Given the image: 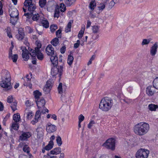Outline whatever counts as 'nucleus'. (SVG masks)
Returning <instances> with one entry per match:
<instances>
[{
	"label": "nucleus",
	"instance_id": "nucleus-1",
	"mask_svg": "<svg viewBox=\"0 0 158 158\" xmlns=\"http://www.w3.org/2000/svg\"><path fill=\"white\" fill-rule=\"evenodd\" d=\"M11 76L10 73L6 70L3 71L1 73V81L0 85L1 87L10 89L12 88L11 85Z\"/></svg>",
	"mask_w": 158,
	"mask_h": 158
},
{
	"label": "nucleus",
	"instance_id": "nucleus-2",
	"mask_svg": "<svg viewBox=\"0 0 158 158\" xmlns=\"http://www.w3.org/2000/svg\"><path fill=\"white\" fill-rule=\"evenodd\" d=\"M148 124L145 122L140 123L134 127L135 133L138 135L142 136L146 134L149 130Z\"/></svg>",
	"mask_w": 158,
	"mask_h": 158
},
{
	"label": "nucleus",
	"instance_id": "nucleus-3",
	"mask_svg": "<svg viewBox=\"0 0 158 158\" xmlns=\"http://www.w3.org/2000/svg\"><path fill=\"white\" fill-rule=\"evenodd\" d=\"M113 105V100L110 98L106 97L101 100L99 108L102 111L107 112L111 109Z\"/></svg>",
	"mask_w": 158,
	"mask_h": 158
},
{
	"label": "nucleus",
	"instance_id": "nucleus-4",
	"mask_svg": "<svg viewBox=\"0 0 158 158\" xmlns=\"http://www.w3.org/2000/svg\"><path fill=\"white\" fill-rule=\"evenodd\" d=\"M24 16H27V18H29L32 16V19L34 21L38 23L40 22L43 19L44 15L42 13H36V12H27L25 13Z\"/></svg>",
	"mask_w": 158,
	"mask_h": 158
},
{
	"label": "nucleus",
	"instance_id": "nucleus-5",
	"mask_svg": "<svg viewBox=\"0 0 158 158\" xmlns=\"http://www.w3.org/2000/svg\"><path fill=\"white\" fill-rule=\"evenodd\" d=\"M54 66V67L52 68L51 74L53 77H55L57 76L60 78L63 72V65L58 66Z\"/></svg>",
	"mask_w": 158,
	"mask_h": 158
},
{
	"label": "nucleus",
	"instance_id": "nucleus-6",
	"mask_svg": "<svg viewBox=\"0 0 158 158\" xmlns=\"http://www.w3.org/2000/svg\"><path fill=\"white\" fill-rule=\"evenodd\" d=\"M10 12V15L11 17L10 19V22L13 24H15L18 20V16L19 15L18 10L15 8H13L9 10V12Z\"/></svg>",
	"mask_w": 158,
	"mask_h": 158
},
{
	"label": "nucleus",
	"instance_id": "nucleus-7",
	"mask_svg": "<svg viewBox=\"0 0 158 158\" xmlns=\"http://www.w3.org/2000/svg\"><path fill=\"white\" fill-rule=\"evenodd\" d=\"M149 153V151L145 149L140 148L135 154L136 158H147Z\"/></svg>",
	"mask_w": 158,
	"mask_h": 158
},
{
	"label": "nucleus",
	"instance_id": "nucleus-8",
	"mask_svg": "<svg viewBox=\"0 0 158 158\" xmlns=\"http://www.w3.org/2000/svg\"><path fill=\"white\" fill-rule=\"evenodd\" d=\"M115 140L113 138H110L107 140L102 146L108 149L113 150L115 149Z\"/></svg>",
	"mask_w": 158,
	"mask_h": 158
},
{
	"label": "nucleus",
	"instance_id": "nucleus-9",
	"mask_svg": "<svg viewBox=\"0 0 158 158\" xmlns=\"http://www.w3.org/2000/svg\"><path fill=\"white\" fill-rule=\"evenodd\" d=\"M29 53L30 55L33 57H35L36 56L37 58L40 60H43L44 56L43 54L41 52L40 50L34 51L33 49L29 48Z\"/></svg>",
	"mask_w": 158,
	"mask_h": 158
},
{
	"label": "nucleus",
	"instance_id": "nucleus-10",
	"mask_svg": "<svg viewBox=\"0 0 158 158\" xmlns=\"http://www.w3.org/2000/svg\"><path fill=\"white\" fill-rule=\"evenodd\" d=\"M24 5L26 8H27L29 12H34L36 6L34 4L32 3L31 0H26L24 2Z\"/></svg>",
	"mask_w": 158,
	"mask_h": 158
},
{
	"label": "nucleus",
	"instance_id": "nucleus-11",
	"mask_svg": "<svg viewBox=\"0 0 158 158\" xmlns=\"http://www.w3.org/2000/svg\"><path fill=\"white\" fill-rule=\"evenodd\" d=\"M13 48V46H12V47H10V48L9 52L8 58L12 60L14 62H16L18 58V55L17 54H15L13 55L12 50Z\"/></svg>",
	"mask_w": 158,
	"mask_h": 158
},
{
	"label": "nucleus",
	"instance_id": "nucleus-12",
	"mask_svg": "<svg viewBox=\"0 0 158 158\" xmlns=\"http://www.w3.org/2000/svg\"><path fill=\"white\" fill-rule=\"evenodd\" d=\"M35 101L37 106L39 110H41L42 108H44L45 102L44 99H37Z\"/></svg>",
	"mask_w": 158,
	"mask_h": 158
},
{
	"label": "nucleus",
	"instance_id": "nucleus-13",
	"mask_svg": "<svg viewBox=\"0 0 158 158\" xmlns=\"http://www.w3.org/2000/svg\"><path fill=\"white\" fill-rule=\"evenodd\" d=\"M156 89L153 86H148L146 89L147 94L149 96H152L155 93Z\"/></svg>",
	"mask_w": 158,
	"mask_h": 158
},
{
	"label": "nucleus",
	"instance_id": "nucleus-14",
	"mask_svg": "<svg viewBox=\"0 0 158 158\" xmlns=\"http://www.w3.org/2000/svg\"><path fill=\"white\" fill-rule=\"evenodd\" d=\"M56 130V126L54 125L51 124L50 123H48L46 126V130L49 133L53 132Z\"/></svg>",
	"mask_w": 158,
	"mask_h": 158
},
{
	"label": "nucleus",
	"instance_id": "nucleus-15",
	"mask_svg": "<svg viewBox=\"0 0 158 158\" xmlns=\"http://www.w3.org/2000/svg\"><path fill=\"white\" fill-rule=\"evenodd\" d=\"M31 135V134L29 132H23L19 136V139L21 140H25L30 138Z\"/></svg>",
	"mask_w": 158,
	"mask_h": 158
},
{
	"label": "nucleus",
	"instance_id": "nucleus-16",
	"mask_svg": "<svg viewBox=\"0 0 158 158\" xmlns=\"http://www.w3.org/2000/svg\"><path fill=\"white\" fill-rule=\"evenodd\" d=\"M24 86H28L31 89L32 88V84L31 83V79L30 78L29 75H27L26 77L24 78Z\"/></svg>",
	"mask_w": 158,
	"mask_h": 158
},
{
	"label": "nucleus",
	"instance_id": "nucleus-17",
	"mask_svg": "<svg viewBox=\"0 0 158 158\" xmlns=\"http://www.w3.org/2000/svg\"><path fill=\"white\" fill-rule=\"evenodd\" d=\"M41 112L40 110L37 111L35 113L34 120H32L31 123L33 125L35 124L38 121V120L40 118Z\"/></svg>",
	"mask_w": 158,
	"mask_h": 158
},
{
	"label": "nucleus",
	"instance_id": "nucleus-18",
	"mask_svg": "<svg viewBox=\"0 0 158 158\" xmlns=\"http://www.w3.org/2000/svg\"><path fill=\"white\" fill-rule=\"evenodd\" d=\"M54 49L51 45H48L46 48V52L47 55L52 56L54 54Z\"/></svg>",
	"mask_w": 158,
	"mask_h": 158
},
{
	"label": "nucleus",
	"instance_id": "nucleus-19",
	"mask_svg": "<svg viewBox=\"0 0 158 158\" xmlns=\"http://www.w3.org/2000/svg\"><path fill=\"white\" fill-rule=\"evenodd\" d=\"M158 48L157 44L156 43L151 48L150 53L152 56H154L156 54Z\"/></svg>",
	"mask_w": 158,
	"mask_h": 158
},
{
	"label": "nucleus",
	"instance_id": "nucleus-20",
	"mask_svg": "<svg viewBox=\"0 0 158 158\" xmlns=\"http://www.w3.org/2000/svg\"><path fill=\"white\" fill-rule=\"evenodd\" d=\"M23 53L22 56L23 59L25 61H27L29 58V52L25 48L22 49Z\"/></svg>",
	"mask_w": 158,
	"mask_h": 158
},
{
	"label": "nucleus",
	"instance_id": "nucleus-21",
	"mask_svg": "<svg viewBox=\"0 0 158 158\" xmlns=\"http://www.w3.org/2000/svg\"><path fill=\"white\" fill-rule=\"evenodd\" d=\"M15 36L19 40H21L23 39L24 37V34L22 29H19V30L18 34Z\"/></svg>",
	"mask_w": 158,
	"mask_h": 158
},
{
	"label": "nucleus",
	"instance_id": "nucleus-22",
	"mask_svg": "<svg viewBox=\"0 0 158 158\" xmlns=\"http://www.w3.org/2000/svg\"><path fill=\"white\" fill-rule=\"evenodd\" d=\"M50 60L54 66H57L58 64V58L55 54L51 56Z\"/></svg>",
	"mask_w": 158,
	"mask_h": 158
},
{
	"label": "nucleus",
	"instance_id": "nucleus-23",
	"mask_svg": "<svg viewBox=\"0 0 158 158\" xmlns=\"http://www.w3.org/2000/svg\"><path fill=\"white\" fill-rule=\"evenodd\" d=\"M41 23L42 26H43V28L44 27L46 28H48L49 27V23L48 21V20L46 19L44 17H43V19H42V20L40 22Z\"/></svg>",
	"mask_w": 158,
	"mask_h": 158
},
{
	"label": "nucleus",
	"instance_id": "nucleus-24",
	"mask_svg": "<svg viewBox=\"0 0 158 158\" xmlns=\"http://www.w3.org/2000/svg\"><path fill=\"white\" fill-rule=\"evenodd\" d=\"M26 113V117L27 119L30 120L34 115V114L32 112L29 110H25Z\"/></svg>",
	"mask_w": 158,
	"mask_h": 158
},
{
	"label": "nucleus",
	"instance_id": "nucleus-25",
	"mask_svg": "<svg viewBox=\"0 0 158 158\" xmlns=\"http://www.w3.org/2000/svg\"><path fill=\"white\" fill-rule=\"evenodd\" d=\"M36 131L37 132L38 137L39 138L43 136L44 135L43 130L42 127H38L36 130Z\"/></svg>",
	"mask_w": 158,
	"mask_h": 158
},
{
	"label": "nucleus",
	"instance_id": "nucleus-26",
	"mask_svg": "<svg viewBox=\"0 0 158 158\" xmlns=\"http://www.w3.org/2000/svg\"><path fill=\"white\" fill-rule=\"evenodd\" d=\"M61 148H55L50 152V153L52 155H57L59 154L61 152Z\"/></svg>",
	"mask_w": 158,
	"mask_h": 158
},
{
	"label": "nucleus",
	"instance_id": "nucleus-27",
	"mask_svg": "<svg viewBox=\"0 0 158 158\" xmlns=\"http://www.w3.org/2000/svg\"><path fill=\"white\" fill-rule=\"evenodd\" d=\"M158 106L157 105L151 104L148 105V109L151 111H156V109L158 108Z\"/></svg>",
	"mask_w": 158,
	"mask_h": 158
},
{
	"label": "nucleus",
	"instance_id": "nucleus-28",
	"mask_svg": "<svg viewBox=\"0 0 158 158\" xmlns=\"http://www.w3.org/2000/svg\"><path fill=\"white\" fill-rule=\"evenodd\" d=\"M54 145L53 141H50L48 144L44 148L47 151H49L52 149Z\"/></svg>",
	"mask_w": 158,
	"mask_h": 158
},
{
	"label": "nucleus",
	"instance_id": "nucleus-29",
	"mask_svg": "<svg viewBox=\"0 0 158 158\" xmlns=\"http://www.w3.org/2000/svg\"><path fill=\"white\" fill-rule=\"evenodd\" d=\"M25 143H20L19 145H23V151L26 152H27V154H29V148L28 145H24Z\"/></svg>",
	"mask_w": 158,
	"mask_h": 158
},
{
	"label": "nucleus",
	"instance_id": "nucleus-30",
	"mask_svg": "<svg viewBox=\"0 0 158 158\" xmlns=\"http://www.w3.org/2000/svg\"><path fill=\"white\" fill-rule=\"evenodd\" d=\"M73 22L72 21H70L68 23L67 27L65 28V31L67 33L70 31L72 26V23Z\"/></svg>",
	"mask_w": 158,
	"mask_h": 158
},
{
	"label": "nucleus",
	"instance_id": "nucleus-31",
	"mask_svg": "<svg viewBox=\"0 0 158 158\" xmlns=\"http://www.w3.org/2000/svg\"><path fill=\"white\" fill-rule=\"evenodd\" d=\"M51 44L53 46H56L59 43V40L58 38H55L53 39L51 42Z\"/></svg>",
	"mask_w": 158,
	"mask_h": 158
},
{
	"label": "nucleus",
	"instance_id": "nucleus-32",
	"mask_svg": "<svg viewBox=\"0 0 158 158\" xmlns=\"http://www.w3.org/2000/svg\"><path fill=\"white\" fill-rule=\"evenodd\" d=\"M13 119L16 123L19 122L20 119L19 114V113L15 114L13 116Z\"/></svg>",
	"mask_w": 158,
	"mask_h": 158
},
{
	"label": "nucleus",
	"instance_id": "nucleus-33",
	"mask_svg": "<svg viewBox=\"0 0 158 158\" xmlns=\"http://www.w3.org/2000/svg\"><path fill=\"white\" fill-rule=\"evenodd\" d=\"M34 95L35 98V100L37 99H39L40 97L42 95L41 93L38 90H36L34 92Z\"/></svg>",
	"mask_w": 158,
	"mask_h": 158
},
{
	"label": "nucleus",
	"instance_id": "nucleus-34",
	"mask_svg": "<svg viewBox=\"0 0 158 158\" xmlns=\"http://www.w3.org/2000/svg\"><path fill=\"white\" fill-rule=\"evenodd\" d=\"M35 44L36 47H35V50H33L34 51L40 50V49L41 48L42 46V45L40 42L38 41H36Z\"/></svg>",
	"mask_w": 158,
	"mask_h": 158
},
{
	"label": "nucleus",
	"instance_id": "nucleus-35",
	"mask_svg": "<svg viewBox=\"0 0 158 158\" xmlns=\"http://www.w3.org/2000/svg\"><path fill=\"white\" fill-rule=\"evenodd\" d=\"M37 31L38 32V34L41 35L43 33V27L41 25H38L36 28Z\"/></svg>",
	"mask_w": 158,
	"mask_h": 158
},
{
	"label": "nucleus",
	"instance_id": "nucleus-36",
	"mask_svg": "<svg viewBox=\"0 0 158 158\" xmlns=\"http://www.w3.org/2000/svg\"><path fill=\"white\" fill-rule=\"evenodd\" d=\"M96 6V3L94 1L91 2L89 5V7L92 10H93Z\"/></svg>",
	"mask_w": 158,
	"mask_h": 158
},
{
	"label": "nucleus",
	"instance_id": "nucleus-37",
	"mask_svg": "<svg viewBox=\"0 0 158 158\" xmlns=\"http://www.w3.org/2000/svg\"><path fill=\"white\" fill-rule=\"evenodd\" d=\"M73 59V56L71 55H69L68 56L67 63L69 65H71L72 64Z\"/></svg>",
	"mask_w": 158,
	"mask_h": 158
},
{
	"label": "nucleus",
	"instance_id": "nucleus-38",
	"mask_svg": "<svg viewBox=\"0 0 158 158\" xmlns=\"http://www.w3.org/2000/svg\"><path fill=\"white\" fill-rule=\"evenodd\" d=\"M57 143L59 146H60L62 143L61 138L59 136L56 137V139Z\"/></svg>",
	"mask_w": 158,
	"mask_h": 158
},
{
	"label": "nucleus",
	"instance_id": "nucleus-39",
	"mask_svg": "<svg viewBox=\"0 0 158 158\" xmlns=\"http://www.w3.org/2000/svg\"><path fill=\"white\" fill-rule=\"evenodd\" d=\"M151 40L150 39H143L141 43V45L143 46L144 45H148L150 43Z\"/></svg>",
	"mask_w": 158,
	"mask_h": 158
},
{
	"label": "nucleus",
	"instance_id": "nucleus-40",
	"mask_svg": "<svg viewBox=\"0 0 158 158\" xmlns=\"http://www.w3.org/2000/svg\"><path fill=\"white\" fill-rule=\"evenodd\" d=\"M17 103L15 101H14L11 103L10 107L13 111H15L17 109Z\"/></svg>",
	"mask_w": 158,
	"mask_h": 158
},
{
	"label": "nucleus",
	"instance_id": "nucleus-41",
	"mask_svg": "<svg viewBox=\"0 0 158 158\" xmlns=\"http://www.w3.org/2000/svg\"><path fill=\"white\" fill-rule=\"evenodd\" d=\"M75 2V0H65L64 2L68 6H71Z\"/></svg>",
	"mask_w": 158,
	"mask_h": 158
},
{
	"label": "nucleus",
	"instance_id": "nucleus-42",
	"mask_svg": "<svg viewBox=\"0 0 158 158\" xmlns=\"http://www.w3.org/2000/svg\"><path fill=\"white\" fill-rule=\"evenodd\" d=\"M153 84V86L155 87L156 89H158V77H156L154 80Z\"/></svg>",
	"mask_w": 158,
	"mask_h": 158
},
{
	"label": "nucleus",
	"instance_id": "nucleus-43",
	"mask_svg": "<svg viewBox=\"0 0 158 158\" xmlns=\"http://www.w3.org/2000/svg\"><path fill=\"white\" fill-rule=\"evenodd\" d=\"M57 26L55 24L51 25L50 27V29L52 32H54L57 29Z\"/></svg>",
	"mask_w": 158,
	"mask_h": 158
},
{
	"label": "nucleus",
	"instance_id": "nucleus-44",
	"mask_svg": "<svg viewBox=\"0 0 158 158\" xmlns=\"http://www.w3.org/2000/svg\"><path fill=\"white\" fill-rule=\"evenodd\" d=\"M46 0H39V5L42 8L46 4Z\"/></svg>",
	"mask_w": 158,
	"mask_h": 158
},
{
	"label": "nucleus",
	"instance_id": "nucleus-45",
	"mask_svg": "<svg viewBox=\"0 0 158 158\" xmlns=\"http://www.w3.org/2000/svg\"><path fill=\"white\" fill-rule=\"evenodd\" d=\"M96 123V122H95L94 120H91L88 124V127L89 129H91L92 127Z\"/></svg>",
	"mask_w": 158,
	"mask_h": 158
},
{
	"label": "nucleus",
	"instance_id": "nucleus-46",
	"mask_svg": "<svg viewBox=\"0 0 158 158\" xmlns=\"http://www.w3.org/2000/svg\"><path fill=\"white\" fill-rule=\"evenodd\" d=\"M7 102L8 103H11L15 101L13 97L12 96H10L7 98Z\"/></svg>",
	"mask_w": 158,
	"mask_h": 158
},
{
	"label": "nucleus",
	"instance_id": "nucleus-47",
	"mask_svg": "<svg viewBox=\"0 0 158 158\" xmlns=\"http://www.w3.org/2000/svg\"><path fill=\"white\" fill-rule=\"evenodd\" d=\"M99 27L98 26H94L93 27L92 30L94 33H97L98 32Z\"/></svg>",
	"mask_w": 158,
	"mask_h": 158
},
{
	"label": "nucleus",
	"instance_id": "nucleus-48",
	"mask_svg": "<svg viewBox=\"0 0 158 158\" xmlns=\"http://www.w3.org/2000/svg\"><path fill=\"white\" fill-rule=\"evenodd\" d=\"M61 30L59 29L56 32V35L58 38H60L61 37Z\"/></svg>",
	"mask_w": 158,
	"mask_h": 158
},
{
	"label": "nucleus",
	"instance_id": "nucleus-49",
	"mask_svg": "<svg viewBox=\"0 0 158 158\" xmlns=\"http://www.w3.org/2000/svg\"><path fill=\"white\" fill-rule=\"evenodd\" d=\"M11 127L14 130H17L19 127L18 124L16 123H12L11 125Z\"/></svg>",
	"mask_w": 158,
	"mask_h": 158
},
{
	"label": "nucleus",
	"instance_id": "nucleus-50",
	"mask_svg": "<svg viewBox=\"0 0 158 158\" xmlns=\"http://www.w3.org/2000/svg\"><path fill=\"white\" fill-rule=\"evenodd\" d=\"M62 84L61 83H60L58 87V90L59 94H61L62 93Z\"/></svg>",
	"mask_w": 158,
	"mask_h": 158
},
{
	"label": "nucleus",
	"instance_id": "nucleus-51",
	"mask_svg": "<svg viewBox=\"0 0 158 158\" xmlns=\"http://www.w3.org/2000/svg\"><path fill=\"white\" fill-rule=\"evenodd\" d=\"M60 10L61 12H64L66 10V7L64 4L61 3L60 6Z\"/></svg>",
	"mask_w": 158,
	"mask_h": 158
},
{
	"label": "nucleus",
	"instance_id": "nucleus-52",
	"mask_svg": "<svg viewBox=\"0 0 158 158\" xmlns=\"http://www.w3.org/2000/svg\"><path fill=\"white\" fill-rule=\"evenodd\" d=\"M60 11L58 9H56L55 11L54 17L58 18L59 16Z\"/></svg>",
	"mask_w": 158,
	"mask_h": 158
},
{
	"label": "nucleus",
	"instance_id": "nucleus-53",
	"mask_svg": "<svg viewBox=\"0 0 158 158\" xmlns=\"http://www.w3.org/2000/svg\"><path fill=\"white\" fill-rule=\"evenodd\" d=\"M51 89L48 87V86H45L43 88L44 91L45 92V93L46 94L49 93Z\"/></svg>",
	"mask_w": 158,
	"mask_h": 158
},
{
	"label": "nucleus",
	"instance_id": "nucleus-54",
	"mask_svg": "<svg viewBox=\"0 0 158 158\" xmlns=\"http://www.w3.org/2000/svg\"><path fill=\"white\" fill-rule=\"evenodd\" d=\"M45 86H48V87L51 89L52 87V84L50 80H48Z\"/></svg>",
	"mask_w": 158,
	"mask_h": 158
},
{
	"label": "nucleus",
	"instance_id": "nucleus-55",
	"mask_svg": "<svg viewBox=\"0 0 158 158\" xmlns=\"http://www.w3.org/2000/svg\"><path fill=\"white\" fill-rule=\"evenodd\" d=\"M40 110V112H41V113L43 114H45L46 112H48V110L45 107L44 108H42L41 110Z\"/></svg>",
	"mask_w": 158,
	"mask_h": 158
},
{
	"label": "nucleus",
	"instance_id": "nucleus-56",
	"mask_svg": "<svg viewBox=\"0 0 158 158\" xmlns=\"http://www.w3.org/2000/svg\"><path fill=\"white\" fill-rule=\"evenodd\" d=\"M84 29L82 30H81L79 32L78 36L79 39L81 38L83 36L84 34Z\"/></svg>",
	"mask_w": 158,
	"mask_h": 158
},
{
	"label": "nucleus",
	"instance_id": "nucleus-57",
	"mask_svg": "<svg viewBox=\"0 0 158 158\" xmlns=\"http://www.w3.org/2000/svg\"><path fill=\"white\" fill-rule=\"evenodd\" d=\"M84 117L82 114H80L78 117V122H79L80 123H81L82 121L84 120Z\"/></svg>",
	"mask_w": 158,
	"mask_h": 158
},
{
	"label": "nucleus",
	"instance_id": "nucleus-58",
	"mask_svg": "<svg viewBox=\"0 0 158 158\" xmlns=\"http://www.w3.org/2000/svg\"><path fill=\"white\" fill-rule=\"evenodd\" d=\"M95 58V56L93 55L92 56V57L90 58L89 61V62H88V63H87V65H88L91 64L92 61L94 60Z\"/></svg>",
	"mask_w": 158,
	"mask_h": 158
},
{
	"label": "nucleus",
	"instance_id": "nucleus-59",
	"mask_svg": "<svg viewBox=\"0 0 158 158\" xmlns=\"http://www.w3.org/2000/svg\"><path fill=\"white\" fill-rule=\"evenodd\" d=\"M105 7V5L104 3H102L101 4L100 6L98 7L100 10H103L104 9Z\"/></svg>",
	"mask_w": 158,
	"mask_h": 158
},
{
	"label": "nucleus",
	"instance_id": "nucleus-60",
	"mask_svg": "<svg viewBox=\"0 0 158 158\" xmlns=\"http://www.w3.org/2000/svg\"><path fill=\"white\" fill-rule=\"evenodd\" d=\"M115 2L114 0L111 1L109 3L110 8H112L114 5Z\"/></svg>",
	"mask_w": 158,
	"mask_h": 158
},
{
	"label": "nucleus",
	"instance_id": "nucleus-61",
	"mask_svg": "<svg viewBox=\"0 0 158 158\" xmlns=\"http://www.w3.org/2000/svg\"><path fill=\"white\" fill-rule=\"evenodd\" d=\"M2 5L1 2L0 1V15H2L3 11L2 10Z\"/></svg>",
	"mask_w": 158,
	"mask_h": 158
},
{
	"label": "nucleus",
	"instance_id": "nucleus-62",
	"mask_svg": "<svg viewBox=\"0 0 158 158\" xmlns=\"http://www.w3.org/2000/svg\"><path fill=\"white\" fill-rule=\"evenodd\" d=\"M65 50L66 47L64 46L62 47L60 49V52L62 54L64 53L65 52Z\"/></svg>",
	"mask_w": 158,
	"mask_h": 158
},
{
	"label": "nucleus",
	"instance_id": "nucleus-63",
	"mask_svg": "<svg viewBox=\"0 0 158 158\" xmlns=\"http://www.w3.org/2000/svg\"><path fill=\"white\" fill-rule=\"evenodd\" d=\"M99 37V35L97 34L93 35L92 36V39L94 40H97Z\"/></svg>",
	"mask_w": 158,
	"mask_h": 158
},
{
	"label": "nucleus",
	"instance_id": "nucleus-64",
	"mask_svg": "<svg viewBox=\"0 0 158 158\" xmlns=\"http://www.w3.org/2000/svg\"><path fill=\"white\" fill-rule=\"evenodd\" d=\"M19 158H28V157L25 155L21 154L19 155Z\"/></svg>",
	"mask_w": 158,
	"mask_h": 158
}]
</instances>
